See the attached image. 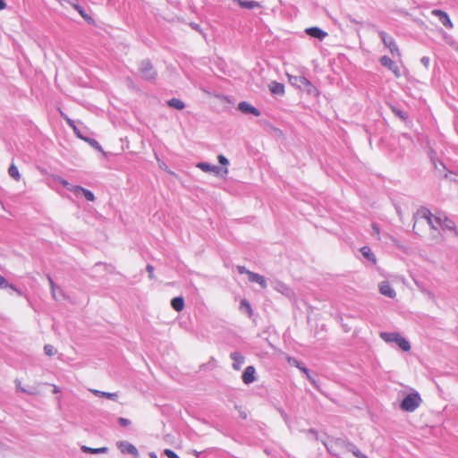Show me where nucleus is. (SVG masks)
<instances>
[{
	"mask_svg": "<svg viewBox=\"0 0 458 458\" xmlns=\"http://www.w3.org/2000/svg\"><path fill=\"white\" fill-rule=\"evenodd\" d=\"M424 223L428 224L431 228L437 230L442 229L455 230V224L444 214L432 215L429 209L421 207L414 216L413 230L416 233H420V226Z\"/></svg>",
	"mask_w": 458,
	"mask_h": 458,
	"instance_id": "f257e3e1",
	"label": "nucleus"
},
{
	"mask_svg": "<svg viewBox=\"0 0 458 458\" xmlns=\"http://www.w3.org/2000/svg\"><path fill=\"white\" fill-rule=\"evenodd\" d=\"M380 337L386 343H395L403 351L411 350L410 343L398 333H381Z\"/></svg>",
	"mask_w": 458,
	"mask_h": 458,
	"instance_id": "f03ea898",
	"label": "nucleus"
},
{
	"mask_svg": "<svg viewBox=\"0 0 458 458\" xmlns=\"http://www.w3.org/2000/svg\"><path fill=\"white\" fill-rule=\"evenodd\" d=\"M420 395L414 392L409 394L401 403L400 407L403 411L411 412L415 411L421 403Z\"/></svg>",
	"mask_w": 458,
	"mask_h": 458,
	"instance_id": "7ed1b4c3",
	"label": "nucleus"
},
{
	"mask_svg": "<svg viewBox=\"0 0 458 458\" xmlns=\"http://www.w3.org/2000/svg\"><path fill=\"white\" fill-rule=\"evenodd\" d=\"M347 445L344 439L331 438L326 443V447L334 455H339Z\"/></svg>",
	"mask_w": 458,
	"mask_h": 458,
	"instance_id": "20e7f679",
	"label": "nucleus"
},
{
	"mask_svg": "<svg viewBox=\"0 0 458 458\" xmlns=\"http://www.w3.org/2000/svg\"><path fill=\"white\" fill-rule=\"evenodd\" d=\"M116 446L122 454H130L132 458H140V453L132 444L127 441H118Z\"/></svg>",
	"mask_w": 458,
	"mask_h": 458,
	"instance_id": "39448f33",
	"label": "nucleus"
},
{
	"mask_svg": "<svg viewBox=\"0 0 458 458\" xmlns=\"http://www.w3.org/2000/svg\"><path fill=\"white\" fill-rule=\"evenodd\" d=\"M288 81L293 85L300 89H307L312 87L311 82L303 76H293L287 74Z\"/></svg>",
	"mask_w": 458,
	"mask_h": 458,
	"instance_id": "423d86ee",
	"label": "nucleus"
},
{
	"mask_svg": "<svg viewBox=\"0 0 458 458\" xmlns=\"http://www.w3.org/2000/svg\"><path fill=\"white\" fill-rule=\"evenodd\" d=\"M380 37L385 46L390 50L393 55H400V52L397 45L395 44L393 38L388 37L386 32H380Z\"/></svg>",
	"mask_w": 458,
	"mask_h": 458,
	"instance_id": "0eeeda50",
	"label": "nucleus"
},
{
	"mask_svg": "<svg viewBox=\"0 0 458 458\" xmlns=\"http://www.w3.org/2000/svg\"><path fill=\"white\" fill-rule=\"evenodd\" d=\"M431 13L433 15L438 17L439 21L445 28L452 29L454 27L453 22L451 21V20L449 18V15L445 12H444L442 10L435 9L431 12Z\"/></svg>",
	"mask_w": 458,
	"mask_h": 458,
	"instance_id": "6e6552de",
	"label": "nucleus"
},
{
	"mask_svg": "<svg viewBox=\"0 0 458 458\" xmlns=\"http://www.w3.org/2000/svg\"><path fill=\"white\" fill-rule=\"evenodd\" d=\"M379 293L388 298H395L396 293L390 285L389 282L383 281L378 284Z\"/></svg>",
	"mask_w": 458,
	"mask_h": 458,
	"instance_id": "1a4fd4ad",
	"label": "nucleus"
},
{
	"mask_svg": "<svg viewBox=\"0 0 458 458\" xmlns=\"http://www.w3.org/2000/svg\"><path fill=\"white\" fill-rule=\"evenodd\" d=\"M380 63H381V64L383 66H386L390 71H392L394 72V74L395 75V77H400L401 76L399 67L388 56H386V55L382 56L381 59H380Z\"/></svg>",
	"mask_w": 458,
	"mask_h": 458,
	"instance_id": "9d476101",
	"label": "nucleus"
},
{
	"mask_svg": "<svg viewBox=\"0 0 458 458\" xmlns=\"http://www.w3.org/2000/svg\"><path fill=\"white\" fill-rule=\"evenodd\" d=\"M305 33L312 38L323 39L327 36V33L318 27H310L305 30Z\"/></svg>",
	"mask_w": 458,
	"mask_h": 458,
	"instance_id": "9b49d317",
	"label": "nucleus"
},
{
	"mask_svg": "<svg viewBox=\"0 0 458 458\" xmlns=\"http://www.w3.org/2000/svg\"><path fill=\"white\" fill-rule=\"evenodd\" d=\"M255 368L253 366H248L243 374H242V381L244 384L249 385L255 380Z\"/></svg>",
	"mask_w": 458,
	"mask_h": 458,
	"instance_id": "f8f14e48",
	"label": "nucleus"
},
{
	"mask_svg": "<svg viewBox=\"0 0 458 458\" xmlns=\"http://www.w3.org/2000/svg\"><path fill=\"white\" fill-rule=\"evenodd\" d=\"M239 110H241L242 113L251 114L255 116L260 115V112L256 107H254L253 106L247 102H241L239 104Z\"/></svg>",
	"mask_w": 458,
	"mask_h": 458,
	"instance_id": "ddd939ff",
	"label": "nucleus"
},
{
	"mask_svg": "<svg viewBox=\"0 0 458 458\" xmlns=\"http://www.w3.org/2000/svg\"><path fill=\"white\" fill-rule=\"evenodd\" d=\"M231 359L233 360V367L234 369L239 370L241 369L242 364L244 363V356L242 355L240 352H233L231 353Z\"/></svg>",
	"mask_w": 458,
	"mask_h": 458,
	"instance_id": "4468645a",
	"label": "nucleus"
},
{
	"mask_svg": "<svg viewBox=\"0 0 458 458\" xmlns=\"http://www.w3.org/2000/svg\"><path fill=\"white\" fill-rule=\"evenodd\" d=\"M248 276L250 282H255L259 284L262 288L267 287V282L263 276L254 272H248Z\"/></svg>",
	"mask_w": 458,
	"mask_h": 458,
	"instance_id": "2eb2a0df",
	"label": "nucleus"
},
{
	"mask_svg": "<svg viewBox=\"0 0 458 458\" xmlns=\"http://www.w3.org/2000/svg\"><path fill=\"white\" fill-rule=\"evenodd\" d=\"M268 88H269L270 92L275 95H282L283 96L285 92L284 85L283 83H280L277 81H272L268 85Z\"/></svg>",
	"mask_w": 458,
	"mask_h": 458,
	"instance_id": "dca6fc26",
	"label": "nucleus"
},
{
	"mask_svg": "<svg viewBox=\"0 0 458 458\" xmlns=\"http://www.w3.org/2000/svg\"><path fill=\"white\" fill-rule=\"evenodd\" d=\"M81 193L83 194V196L85 197V199L87 200H89V201H94L95 200V196H94V194L90 191H89L87 189H84V188H82L81 186H77L76 185L75 195L79 196Z\"/></svg>",
	"mask_w": 458,
	"mask_h": 458,
	"instance_id": "f3484780",
	"label": "nucleus"
},
{
	"mask_svg": "<svg viewBox=\"0 0 458 458\" xmlns=\"http://www.w3.org/2000/svg\"><path fill=\"white\" fill-rule=\"evenodd\" d=\"M90 392L98 397H106L107 399L116 401L118 394L116 393H108V392H103L97 389H90Z\"/></svg>",
	"mask_w": 458,
	"mask_h": 458,
	"instance_id": "a211bd4d",
	"label": "nucleus"
},
{
	"mask_svg": "<svg viewBox=\"0 0 458 458\" xmlns=\"http://www.w3.org/2000/svg\"><path fill=\"white\" fill-rule=\"evenodd\" d=\"M7 287L14 291L18 295H22V292L20 289H18L14 284H9L7 280L0 275V289Z\"/></svg>",
	"mask_w": 458,
	"mask_h": 458,
	"instance_id": "6ab92c4d",
	"label": "nucleus"
},
{
	"mask_svg": "<svg viewBox=\"0 0 458 458\" xmlns=\"http://www.w3.org/2000/svg\"><path fill=\"white\" fill-rule=\"evenodd\" d=\"M157 78V72L152 64H145V80L154 81Z\"/></svg>",
	"mask_w": 458,
	"mask_h": 458,
	"instance_id": "aec40b11",
	"label": "nucleus"
},
{
	"mask_svg": "<svg viewBox=\"0 0 458 458\" xmlns=\"http://www.w3.org/2000/svg\"><path fill=\"white\" fill-rule=\"evenodd\" d=\"M198 167H199L204 172H212L216 174H219V173L221 172V169L219 167L207 163H199L198 165Z\"/></svg>",
	"mask_w": 458,
	"mask_h": 458,
	"instance_id": "412c9836",
	"label": "nucleus"
},
{
	"mask_svg": "<svg viewBox=\"0 0 458 458\" xmlns=\"http://www.w3.org/2000/svg\"><path fill=\"white\" fill-rule=\"evenodd\" d=\"M172 308L176 311H182L184 308V300L182 297H175L171 301Z\"/></svg>",
	"mask_w": 458,
	"mask_h": 458,
	"instance_id": "4be33fe9",
	"label": "nucleus"
},
{
	"mask_svg": "<svg viewBox=\"0 0 458 458\" xmlns=\"http://www.w3.org/2000/svg\"><path fill=\"white\" fill-rule=\"evenodd\" d=\"M81 450L83 453L93 454H106L108 451L107 447L91 448V447H88L86 445H82Z\"/></svg>",
	"mask_w": 458,
	"mask_h": 458,
	"instance_id": "5701e85b",
	"label": "nucleus"
},
{
	"mask_svg": "<svg viewBox=\"0 0 458 458\" xmlns=\"http://www.w3.org/2000/svg\"><path fill=\"white\" fill-rule=\"evenodd\" d=\"M237 2L241 7L246 9H253L259 7V3L256 1L237 0Z\"/></svg>",
	"mask_w": 458,
	"mask_h": 458,
	"instance_id": "b1692460",
	"label": "nucleus"
},
{
	"mask_svg": "<svg viewBox=\"0 0 458 458\" xmlns=\"http://www.w3.org/2000/svg\"><path fill=\"white\" fill-rule=\"evenodd\" d=\"M167 104L169 106H171L174 109H177V110H182L185 106L184 103L182 100H180L179 98H174L168 100Z\"/></svg>",
	"mask_w": 458,
	"mask_h": 458,
	"instance_id": "393cba45",
	"label": "nucleus"
},
{
	"mask_svg": "<svg viewBox=\"0 0 458 458\" xmlns=\"http://www.w3.org/2000/svg\"><path fill=\"white\" fill-rule=\"evenodd\" d=\"M360 252L364 258L372 261L373 263H376V258H375L373 252L371 251L370 248L364 246L360 249Z\"/></svg>",
	"mask_w": 458,
	"mask_h": 458,
	"instance_id": "a878e982",
	"label": "nucleus"
},
{
	"mask_svg": "<svg viewBox=\"0 0 458 458\" xmlns=\"http://www.w3.org/2000/svg\"><path fill=\"white\" fill-rule=\"evenodd\" d=\"M8 174L14 179L15 181H20L21 174L17 166L14 164H12L8 169Z\"/></svg>",
	"mask_w": 458,
	"mask_h": 458,
	"instance_id": "bb28decb",
	"label": "nucleus"
},
{
	"mask_svg": "<svg viewBox=\"0 0 458 458\" xmlns=\"http://www.w3.org/2000/svg\"><path fill=\"white\" fill-rule=\"evenodd\" d=\"M241 309L244 310L249 317H251L253 315V310L250 307V304L245 299L242 300L241 301Z\"/></svg>",
	"mask_w": 458,
	"mask_h": 458,
	"instance_id": "cd10ccee",
	"label": "nucleus"
},
{
	"mask_svg": "<svg viewBox=\"0 0 458 458\" xmlns=\"http://www.w3.org/2000/svg\"><path fill=\"white\" fill-rule=\"evenodd\" d=\"M83 140L87 141L91 147H93L97 150L102 151L101 146L96 140L89 138V137H85V139Z\"/></svg>",
	"mask_w": 458,
	"mask_h": 458,
	"instance_id": "c85d7f7f",
	"label": "nucleus"
},
{
	"mask_svg": "<svg viewBox=\"0 0 458 458\" xmlns=\"http://www.w3.org/2000/svg\"><path fill=\"white\" fill-rule=\"evenodd\" d=\"M58 182L64 186L65 187L68 191H72L74 194H75V188L76 186L74 185H72L71 183H69L66 180L63 179V178H58Z\"/></svg>",
	"mask_w": 458,
	"mask_h": 458,
	"instance_id": "c756f323",
	"label": "nucleus"
},
{
	"mask_svg": "<svg viewBox=\"0 0 458 458\" xmlns=\"http://www.w3.org/2000/svg\"><path fill=\"white\" fill-rule=\"evenodd\" d=\"M47 279H48V282H49V284L51 287V293H52L53 298L56 300L57 299V296H56L57 291L56 290L58 289V287L55 285V284L54 283V281L50 276H47Z\"/></svg>",
	"mask_w": 458,
	"mask_h": 458,
	"instance_id": "7c9ffc66",
	"label": "nucleus"
},
{
	"mask_svg": "<svg viewBox=\"0 0 458 458\" xmlns=\"http://www.w3.org/2000/svg\"><path fill=\"white\" fill-rule=\"evenodd\" d=\"M15 384L18 392L27 393L29 394H34L36 393L33 389H25L22 387L21 386V382L18 379L15 380Z\"/></svg>",
	"mask_w": 458,
	"mask_h": 458,
	"instance_id": "2f4dec72",
	"label": "nucleus"
},
{
	"mask_svg": "<svg viewBox=\"0 0 458 458\" xmlns=\"http://www.w3.org/2000/svg\"><path fill=\"white\" fill-rule=\"evenodd\" d=\"M44 351L45 353L48 356H53L56 352L55 348L51 344H46L44 346Z\"/></svg>",
	"mask_w": 458,
	"mask_h": 458,
	"instance_id": "473e14b6",
	"label": "nucleus"
},
{
	"mask_svg": "<svg viewBox=\"0 0 458 458\" xmlns=\"http://www.w3.org/2000/svg\"><path fill=\"white\" fill-rule=\"evenodd\" d=\"M73 6V8L75 10H77L79 12V13L85 19V20H88L89 19L88 17V15L85 13V11L82 7H81L79 4H77L75 2L73 3V4H72Z\"/></svg>",
	"mask_w": 458,
	"mask_h": 458,
	"instance_id": "72a5a7b5",
	"label": "nucleus"
},
{
	"mask_svg": "<svg viewBox=\"0 0 458 458\" xmlns=\"http://www.w3.org/2000/svg\"><path fill=\"white\" fill-rule=\"evenodd\" d=\"M392 111L393 113L397 115L398 117H400L401 119H403V121H405L407 119V116L404 113H403L402 111L398 110L397 108L395 107H392Z\"/></svg>",
	"mask_w": 458,
	"mask_h": 458,
	"instance_id": "f704fd0d",
	"label": "nucleus"
},
{
	"mask_svg": "<svg viewBox=\"0 0 458 458\" xmlns=\"http://www.w3.org/2000/svg\"><path fill=\"white\" fill-rule=\"evenodd\" d=\"M287 361L290 365L292 366H295L299 369V367H301V365L300 364V362L295 359V358H293V357H287Z\"/></svg>",
	"mask_w": 458,
	"mask_h": 458,
	"instance_id": "c9c22d12",
	"label": "nucleus"
},
{
	"mask_svg": "<svg viewBox=\"0 0 458 458\" xmlns=\"http://www.w3.org/2000/svg\"><path fill=\"white\" fill-rule=\"evenodd\" d=\"M164 453L167 456V458H179V456L170 449H165Z\"/></svg>",
	"mask_w": 458,
	"mask_h": 458,
	"instance_id": "e433bc0d",
	"label": "nucleus"
},
{
	"mask_svg": "<svg viewBox=\"0 0 458 458\" xmlns=\"http://www.w3.org/2000/svg\"><path fill=\"white\" fill-rule=\"evenodd\" d=\"M118 422L123 427H127L131 424V420L125 418H119Z\"/></svg>",
	"mask_w": 458,
	"mask_h": 458,
	"instance_id": "4c0bfd02",
	"label": "nucleus"
},
{
	"mask_svg": "<svg viewBox=\"0 0 458 458\" xmlns=\"http://www.w3.org/2000/svg\"><path fill=\"white\" fill-rule=\"evenodd\" d=\"M217 158L219 163L223 165H227L229 164L228 159L223 155H218Z\"/></svg>",
	"mask_w": 458,
	"mask_h": 458,
	"instance_id": "58836bf2",
	"label": "nucleus"
},
{
	"mask_svg": "<svg viewBox=\"0 0 458 458\" xmlns=\"http://www.w3.org/2000/svg\"><path fill=\"white\" fill-rule=\"evenodd\" d=\"M73 131L74 133L76 134V136L81 140H84L86 136L83 135V133L81 132V131L77 127L75 126L73 129Z\"/></svg>",
	"mask_w": 458,
	"mask_h": 458,
	"instance_id": "ea45409f",
	"label": "nucleus"
},
{
	"mask_svg": "<svg viewBox=\"0 0 458 458\" xmlns=\"http://www.w3.org/2000/svg\"><path fill=\"white\" fill-rule=\"evenodd\" d=\"M299 369H300L301 371H302V372L307 376V377H308L311 382H314V380H313V378L311 377V376L310 375L309 370H308V369H307V368H305V367H303V366H301V367H299Z\"/></svg>",
	"mask_w": 458,
	"mask_h": 458,
	"instance_id": "a19ab883",
	"label": "nucleus"
},
{
	"mask_svg": "<svg viewBox=\"0 0 458 458\" xmlns=\"http://www.w3.org/2000/svg\"><path fill=\"white\" fill-rule=\"evenodd\" d=\"M61 115L66 120L67 123L72 127V129L76 126L75 122L67 116H65L63 113H61Z\"/></svg>",
	"mask_w": 458,
	"mask_h": 458,
	"instance_id": "79ce46f5",
	"label": "nucleus"
},
{
	"mask_svg": "<svg viewBox=\"0 0 458 458\" xmlns=\"http://www.w3.org/2000/svg\"><path fill=\"white\" fill-rule=\"evenodd\" d=\"M100 267H104L106 270H108V271L112 268V267H111V266L106 265V264H104V263H97V264L95 265V268H96V269H97V268H100Z\"/></svg>",
	"mask_w": 458,
	"mask_h": 458,
	"instance_id": "37998d69",
	"label": "nucleus"
},
{
	"mask_svg": "<svg viewBox=\"0 0 458 458\" xmlns=\"http://www.w3.org/2000/svg\"><path fill=\"white\" fill-rule=\"evenodd\" d=\"M147 271L148 272L149 278H154V267L148 265L147 267Z\"/></svg>",
	"mask_w": 458,
	"mask_h": 458,
	"instance_id": "c03bdc74",
	"label": "nucleus"
},
{
	"mask_svg": "<svg viewBox=\"0 0 458 458\" xmlns=\"http://www.w3.org/2000/svg\"><path fill=\"white\" fill-rule=\"evenodd\" d=\"M237 270L240 274H246L248 276V272H250L249 270H247L244 267L242 266H238L237 267Z\"/></svg>",
	"mask_w": 458,
	"mask_h": 458,
	"instance_id": "a18cd8bd",
	"label": "nucleus"
},
{
	"mask_svg": "<svg viewBox=\"0 0 458 458\" xmlns=\"http://www.w3.org/2000/svg\"><path fill=\"white\" fill-rule=\"evenodd\" d=\"M420 62L425 65V66H428L429 64V59L428 57H422Z\"/></svg>",
	"mask_w": 458,
	"mask_h": 458,
	"instance_id": "49530a36",
	"label": "nucleus"
},
{
	"mask_svg": "<svg viewBox=\"0 0 458 458\" xmlns=\"http://www.w3.org/2000/svg\"><path fill=\"white\" fill-rule=\"evenodd\" d=\"M372 228H373V231L375 232V233L377 235H379V233H380L379 228L376 225H372Z\"/></svg>",
	"mask_w": 458,
	"mask_h": 458,
	"instance_id": "de8ad7c7",
	"label": "nucleus"
},
{
	"mask_svg": "<svg viewBox=\"0 0 458 458\" xmlns=\"http://www.w3.org/2000/svg\"><path fill=\"white\" fill-rule=\"evenodd\" d=\"M6 7L4 0H0V10H4Z\"/></svg>",
	"mask_w": 458,
	"mask_h": 458,
	"instance_id": "09e8293b",
	"label": "nucleus"
},
{
	"mask_svg": "<svg viewBox=\"0 0 458 458\" xmlns=\"http://www.w3.org/2000/svg\"><path fill=\"white\" fill-rule=\"evenodd\" d=\"M53 392H54L55 394H57V393H59V392H60V390H59V388H58L57 386H54V390H53Z\"/></svg>",
	"mask_w": 458,
	"mask_h": 458,
	"instance_id": "8fccbe9b",
	"label": "nucleus"
},
{
	"mask_svg": "<svg viewBox=\"0 0 458 458\" xmlns=\"http://www.w3.org/2000/svg\"><path fill=\"white\" fill-rule=\"evenodd\" d=\"M192 28L198 31H199V26L198 24H193Z\"/></svg>",
	"mask_w": 458,
	"mask_h": 458,
	"instance_id": "3c124183",
	"label": "nucleus"
},
{
	"mask_svg": "<svg viewBox=\"0 0 458 458\" xmlns=\"http://www.w3.org/2000/svg\"><path fill=\"white\" fill-rule=\"evenodd\" d=\"M227 174H228V169H227V168H225V169L223 170V174H224V175H226Z\"/></svg>",
	"mask_w": 458,
	"mask_h": 458,
	"instance_id": "603ef678",
	"label": "nucleus"
},
{
	"mask_svg": "<svg viewBox=\"0 0 458 458\" xmlns=\"http://www.w3.org/2000/svg\"><path fill=\"white\" fill-rule=\"evenodd\" d=\"M150 458H157L156 454H150Z\"/></svg>",
	"mask_w": 458,
	"mask_h": 458,
	"instance_id": "864d4df0",
	"label": "nucleus"
}]
</instances>
